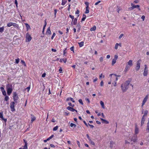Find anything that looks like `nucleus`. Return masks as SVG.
<instances>
[{
	"label": "nucleus",
	"mask_w": 149,
	"mask_h": 149,
	"mask_svg": "<svg viewBox=\"0 0 149 149\" xmlns=\"http://www.w3.org/2000/svg\"><path fill=\"white\" fill-rule=\"evenodd\" d=\"M19 149H28L27 147H26V146H24L23 147H22L21 148H20Z\"/></svg>",
	"instance_id": "40"
},
{
	"label": "nucleus",
	"mask_w": 149,
	"mask_h": 149,
	"mask_svg": "<svg viewBox=\"0 0 149 149\" xmlns=\"http://www.w3.org/2000/svg\"><path fill=\"white\" fill-rule=\"evenodd\" d=\"M129 84V81H126L122 85L121 87L123 92H125L128 88V86Z\"/></svg>",
	"instance_id": "2"
},
{
	"label": "nucleus",
	"mask_w": 149,
	"mask_h": 149,
	"mask_svg": "<svg viewBox=\"0 0 149 149\" xmlns=\"http://www.w3.org/2000/svg\"><path fill=\"white\" fill-rule=\"evenodd\" d=\"M131 6H132L131 8L132 9H133L135 8H138L139 10H140V9L139 8V5H135L133 3H131Z\"/></svg>",
	"instance_id": "12"
},
{
	"label": "nucleus",
	"mask_w": 149,
	"mask_h": 149,
	"mask_svg": "<svg viewBox=\"0 0 149 149\" xmlns=\"http://www.w3.org/2000/svg\"><path fill=\"white\" fill-rule=\"evenodd\" d=\"M46 25H47V22L46 21H45V24L44 25V26H43V30L42 31V33L43 34L44 33L45 29V28L46 26Z\"/></svg>",
	"instance_id": "25"
},
{
	"label": "nucleus",
	"mask_w": 149,
	"mask_h": 149,
	"mask_svg": "<svg viewBox=\"0 0 149 149\" xmlns=\"http://www.w3.org/2000/svg\"><path fill=\"white\" fill-rule=\"evenodd\" d=\"M83 17L81 19V21H84L86 18V15L84 14L83 15Z\"/></svg>",
	"instance_id": "35"
},
{
	"label": "nucleus",
	"mask_w": 149,
	"mask_h": 149,
	"mask_svg": "<svg viewBox=\"0 0 149 149\" xmlns=\"http://www.w3.org/2000/svg\"><path fill=\"white\" fill-rule=\"evenodd\" d=\"M24 142L25 143V145L24 146H26V147H27V141L25 139H24Z\"/></svg>",
	"instance_id": "47"
},
{
	"label": "nucleus",
	"mask_w": 149,
	"mask_h": 149,
	"mask_svg": "<svg viewBox=\"0 0 149 149\" xmlns=\"http://www.w3.org/2000/svg\"><path fill=\"white\" fill-rule=\"evenodd\" d=\"M79 102L82 105H83V104L82 101L81 99H79Z\"/></svg>",
	"instance_id": "49"
},
{
	"label": "nucleus",
	"mask_w": 149,
	"mask_h": 149,
	"mask_svg": "<svg viewBox=\"0 0 149 149\" xmlns=\"http://www.w3.org/2000/svg\"><path fill=\"white\" fill-rule=\"evenodd\" d=\"M114 59L117 60L118 58V56L117 54H116L114 55Z\"/></svg>",
	"instance_id": "44"
},
{
	"label": "nucleus",
	"mask_w": 149,
	"mask_h": 149,
	"mask_svg": "<svg viewBox=\"0 0 149 149\" xmlns=\"http://www.w3.org/2000/svg\"><path fill=\"white\" fill-rule=\"evenodd\" d=\"M14 104L15 102H12L10 104V107L12 111H13L15 110V109L14 108Z\"/></svg>",
	"instance_id": "10"
},
{
	"label": "nucleus",
	"mask_w": 149,
	"mask_h": 149,
	"mask_svg": "<svg viewBox=\"0 0 149 149\" xmlns=\"http://www.w3.org/2000/svg\"><path fill=\"white\" fill-rule=\"evenodd\" d=\"M70 50L74 52V47H72L70 48Z\"/></svg>",
	"instance_id": "60"
},
{
	"label": "nucleus",
	"mask_w": 149,
	"mask_h": 149,
	"mask_svg": "<svg viewBox=\"0 0 149 149\" xmlns=\"http://www.w3.org/2000/svg\"><path fill=\"white\" fill-rule=\"evenodd\" d=\"M9 98L6 95L4 98L5 100L6 101H7L9 100Z\"/></svg>",
	"instance_id": "39"
},
{
	"label": "nucleus",
	"mask_w": 149,
	"mask_h": 149,
	"mask_svg": "<svg viewBox=\"0 0 149 149\" xmlns=\"http://www.w3.org/2000/svg\"><path fill=\"white\" fill-rule=\"evenodd\" d=\"M99 60L101 62H102L103 60V58L102 57H100L99 59Z\"/></svg>",
	"instance_id": "50"
},
{
	"label": "nucleus",
	"mask_w": 149,
	"mask_h": 149,
	"mask_svg": "<svg viewBox=\"0 0 149 149\" xmlns=\"http://www.w3.org/2000/svg\"><path fill=\"white\" fill-rule=\"evenodd\" d=\"M139 132V129L136 126H135V134H137Z\"/></svg>",
	"instance_id": "17"
},
{
	"label": "nucleus",
	"mask_w": 149,
	"mask_h": 149,
	"mask_svg": "<svg viewBox=\"0 0 149 149\" xmlns=\"http://www.w3.org/2000/svg\"><path fill=\"white\" fill-rule=\"evenodd\" d=\"M2 94L4 96H6V92L5 90L1 91Z\"/></svg>",
	"instance_id": "38"
},
{
	"label": "nucleus",
	"mask_w": 149,
	"mask_h": 149,
	"mask_svg": "<svg viewBox=\"0 0 149 149\" xmlns=\"http://www.w3.org/2000/svg\"><path fill=\"white\" fill-rule=\"evenodd\" d=\"M25 24L26 28L27 31H28L29 29H31L30 26L28 24L26 23Z\"/></svg>",
	"instance_id": "23"
},
{
	"label": "nucleus",
	"mask_w": 149,
	"mask_h": 149,
	"mask_svg": "<svg viewBox=\"0 0 149 149\" xmlns=\"http://www.w3.org/2000/svg\"><path fill=\"white\" fill-rule=\"evenodd\" d=\"M148 111L147 110H146L144 111H142V113H143L144 115L143 117H144V116H146L148 113Z\"/></svg>",
	"instance_id": "19"
},
{
	"label": "nucleus",
	"mask_w": 149,
	"mask_h": 149,
	"mask_svg": "<svg viewBox=\"0 0 149 149\" xmlns=\"http://www.w3.org/2000/svg\"><path fill=\"white\" fill-rule=\"evenodd\" d=\"M101 1H98L96 2L95 3V5H97L98 4H99V3H100V2Z\"/></svg>",
	"instance_id": "59"
},
{
	"label": "nucleus",
	"mask_w": 149,
	"mask_h": 149,
	"mask_svg": "<svg viewBox=\"0 0 149 149\" xmlns=\"http://www.w3.org/2000/svg\"><path fill=\"white\" fill-rule=\"evenodd\" d=\"M79 11L78 10H77L75 12V14H79Z\"/></svg>",
	"instance_id": "61"
},
{
	"label": "nucleus",
	"mask_w": 149,
	"mask_h": 149,
	"mask_svg": "<svg viewBox=\"0 0 149 149\" xmlns=\"http://www.w3.org/2000/svg\"><path fill=\"white\" fill-rule=\"evenodd\" d=\"M115 143L113 141H111L110 142V147L112 148L113 147V145Z\"/></svg>",
	"instance_id": "33"
},
{
	"label": "nucleus",
	"mask_w": 149,
	"mask_h": 149,
	"mask_svg": "<svg viewBox=\"0 0 149 149\" xmlns=\"http://www.w3.org/2000/svg\"><path fill=\"white\" fill-rule=\"evenodd\" d=\"M70 126L71 127H75L76 126V125L73 123H71L70 124Z\"/></svg>",
	"instance_id": "42"
},
{
	"label": "nucleus",
	"mask_w": 149,
	"mask_h": 149,
	"mask_svg": "<svg viewBox=\"0 0 149 149\" xmlns=\"http://www.w3.org/2000/svg\"><path fill=\"white\" fill-rule=\"evenodd\" d=\"M148 95L147 94L146 95L145 98H144L142 104V106H143L145 104V103L147 101L148 98Z\"/></svg>",
	"instance_id": "9"
},
{
	"label": "nucleus",
	"mask_w": 149,
	"mask_h": 149,
	"mask_svg": "<svg viewBox=\"0 0 149 149\" xmlns=\"http://www.w3.org/2000/svg\"><path fill=\"white\" fill-rule=\"evenodd\" d=\"M56 36V34L55 33H54L53 34V35L51 37V39H53L54 37L55 36Z\"/></svg>",
	"instance_id": "53"
},
{
	"label": "nucleus",
	"mask_w": 149,
	"mask_h": 149,
	"mask_svg": "<svg viewBox=\"0 0 149 149\" xmlns=\"http://www.w3.org/2000/svg\"><path fill=\"white\" fill-rule=\"evenodd\" d=\"M70 100V101H72V102H75V101L74 100V99L73 98H71V97H69V98H68L67 99H66V101H69V100Z\"/></svg>",
	"instance_id": "24"
},
{
	"label": "nucleus",
	"mask_w": 149,
	"mask_h": 149,
	"mask_svg": "<svg viewBox=\"0 0 149 149\" xmlns=\"http://www.w3.org/2000/svg\"><path fill=\"white\" fill-rule=\"evenodd\" d=\"M100 104L102 107L104 109L105 108L104 105V102L101 100L100 101Z\"/></svg>",
	"instance_id": "22"
},
{
	"label": "nucleus",
	"mask_w": 149,
	"mask_h": 149,
	"mask_svg": "<svg viewBox=\"0 0 149 149\" xmlns=\"http://www.w3.org/2000/svg\"><path fill=\"white\" fill-rule=\"evenodd\" d=\"M97 80V77H95L93 79V81L94 82H95Z\"/></svg>",
	"instance_id": "58"
},
{
	"label": "nucleus",
	"mask_w": 149,
	"mask_h": 149,
	"mask_svg": "<svg viewBox=\"0 0 149 149\" xmlns=\"http://www.w3.org/2000/svg\"><path fill=\"white\" fill-rule=\"evenodd\" d=\"M13 97L14 101L16 102L17 100V96L16 93H13Z\"/></svg>",
	"instance_id": "15"
},
{
	"label": "nucleus",
	"mask_w": 149,
	"mask_h": 149,
	"mask_svg": "<svg viewBox=\"0 0 149 149\" xmlns=\"http://www.w3.org/2000/svg\"><path fill=\"white\" fill-rule=\"evenodd\" d=\"M19 58H18L17 59H15V63H16L17 64L19 63Z\"/></svg>",
	"instance_id": "51"
},
{
	"label": "nucleus",
	"mask_w": 149,
	"mask_h": 149,
	"mask_svg": "<svg viewBox=\"0 0 149 149\" xmlns=\"http://www.w3.org/2000/svg\"><path fill=\"white\" fill-rule=\"evenodd\" d=\"M58 128V126H56L54 127V128L53 129V130L54 131L56 130Z\"/></svg>",
	"instance_id": "45"
},
{
	"label": "nucleus",
	"mask_w": 149,
	"mask_h": 149,
	"mask_svg": "<svg viewBox=\"0 0 149 149\" xmlns=\"http://www.w3.org/2000/svg\"><path fill=\"white\" fill-rule=\"evenodd\" d=\"M89 141L91 144L93 146L95 145V143L93 141H92L91 139L89 140Z\"/></svg>",
	"instance_id": "31"
},
{
	"label": "nucleus",
	"mask_w": 149,
	"mask_h": 149,
	"mask_svg": "<svg viewBox=\"0 0 149 149\" xmlns=\"http://www.w3.org/2000/svg\"><path fill=\"white\" fill-rule=\"evenodd\" d=\"M69 16L70 18H71L72 19V20H73V19H74V17L73 16H72V15H69Z\"/></svg>",
	"instance_id": "52"
},
{
	"label": "nucleus",
	"mask_w": 149,
	"mask_h": 149,
	"mask_svg": "<svg viewBox=\"0 0 149 149\" xmlns=\"http://www.w3.org/2000/svg\"><path fill=\"white\" fill-rule=\"evenodd\" d=\"M77 18H75L73 20V24L74 25L76 24L77 23Z\"/></svg>",
	"instance_id": "32"
},
{
	"label": "nucleus",
	"mask_w": 149,
	"mask_h": 149,
	"mask_svg": "<svg viewBox=\"0 0 149 149\" xmlns=\"http://www.w3.org/2000/svg\"><path fill=\"white\" fill-rule=\"evenodd\" d=\"M67 59L66 58H61L59 60V61L60 62H64V63H66L67 61Z\"/></svg>",
	"instance_id": "21"
},
{
	"label": "nucleus",
	"mask_w": 149,
	"mask_h": 149,
	"mask_svg": "<svg viewBox=\"0 0 149 149\" xmlns=\"http://www.w3.org/2000/svg\"><path fill=\"white\" fill-rule=\"evenodd\" d=\"M145 120V119L143 117L141 119V126H142L144 124V122Z\"/></svg>",
	"instance_id": "18"
},
{
	"label": "nucleus",
	"mask_w": 149,
	"mask_h": 149,
	"mask_svg": "<svg viewBox=\"0 0 149 149\" xmlns=\"http://www.w3.org/2000/svg\"><path fill=\"white\" fill-rule=\"evenodd\" d=\"M78 43L79 45V47H82L84 45V42L83 41L81 42H78Z\"/></svg>",
	"instance_id": "27"
},
{
	"label": "nucleus",
	"mask_w": 149,
	"mask_h": 149,
	"mask_svg": "<svg viewBox=\"0 0 149 149\" xmlns=\"http://www.w3.org/2000/svg\"><path fill=\"white\" fill-rule=\"evenodd\" d=\"M96 29V27L95 26H93L92 28L90 29L91 31H95Z\"/></svg>",
	"instance_id": "26"
},
{
	"label": "nucleus",
	"mask_w": 149,
	"mask_h": 149,
	"mask_svg": "<svg viewBox=\"0 0 149 149\" xmlns=\"http://www.w3.org/2000/svg\"><path fill=\"white\" fill-rule=\"evenodd\" d=\"M85 4L86 6V7H89V3L87 1L85 2Z\"/></svg>",
	"instance_id": "43"
},
{
	"label": "nucleus",
	"mask_w": 149,
	"mask_h": 149,
	"mask_svg": "<svg viewBox=\"0 0 149 149\" xmlns=\"http://www.w3.org/2000/svg\"><path fill=\"white\" fill-rule=\"evenodd\" d=\"M136 139H133V138H132V139H131V141H133L134 142H135L136 141Z\"/></svg>",
	"instance_id": "54"
},
{
	"label": "nucleus",
	"mask_w": 149,
	"mask_h": 149,
	"mask_svg": "<svg viewBox=\"0 0 149 149\" xmlns=\"http://www.w3.org/2000/svg\"><path fill=\"white\" fill-rule=\"evenodd\" d=\"M89 7H86V11L85 12V13H89Z\"/></svg>",
	"instance_id": "30"
},
{
	"label": "nucleus",
	"mask_w": 149,
	"mask_h": 149,
	"mask_svg": "<svg viewBox=\"0 0 149 149\" xmlns=\"http://www.w3.org/2000/svg\"><path fill=\"white\" fill-rule=\"evenodd\" d=\"M45 76H46V74L45 73H44L42 75V77H45Z\"/></svg>",
	"instance_id": "63"
},
{
	"label": "nucleus",
	"mask_w": 149,
	"mask_h": 149,
	"mask_svg": "<svg viewBox=\"0 0 149 149\" xmlns=\"http://www.w3.org/2000/svg\"><path fill=\"white\" fill-rule=\"evenodd\" d=\"M67 109L69 110V111H70L72 112H74V111H76V112H77V111L75 109H74L72 107H70V106H68L67 107Z\"/></svg>",
	"instance_id": "11"
},
{
	"label": "nucleus",
	"mask_w": 149,
	"mask_h": 149,
	"mask_svg": "<svg viewBox=\"0 0 149 149\" xmlns=\"http://www.w3.org/2000/svg\"><path fill=\"white\" fill-rule=\"evenodd\" d=\"M133 65L132 61L130 60L126 63V67L124 71L127 72L130 69V68Z\"/></svg>",
	"instance_id": "1"
},
{
	"label": "nucleus",
	"mask_w": 149,
	"mask_h": 149,
	"mask_svg": "<svg viewBox=\"0 0 149 149\" xmlns=\"http://www.w3.org/2000/svg\"><path fill=\"white\" fill-rule=\"evenodd\" d=\"M6 87L7 94L8 95H10L13 91L12 86L11 85L8 84L6 86Z\"/></svg>",
	"instance_id": "3"
},
{
	"label": "nucleus",
	"mask_w": 149,
	"mask_h": 149,
	"mask_svg": "<svg viewBox=\"0 0 149 149\" xmlns=\"http://www.w3.org/2000/svg\"><path fill=\"white\" fill-rule=\"evenodd\" d=\"M67 2V0H62L61 5L62 6L64 5Z\"/></svg>",
	"instance_id": "29"
},
{
	"label": "nucleus",
	"mask_w": 149,
	"mask_h": 149,
	"mask_svg": "<svg viewBox=\"0 0 149 149\" xmlns=\"http://www.w3.org/2000/svg\"><path fill=\"white\" fill-rule=\"evenodd\" d=\"M36 117L33 116H32L31 117V123L33 122V121H34L36 120Z\"/></svg>",
	"instance_id": "28"
},
{
	"label": "nucleus",
	"mask_w": 149,
	"mask_h": 149,
	"mask_svg": "<svg viewBox=\"0 0 149 149\" xmlns=\"http://www.w3.org/2000/svg\"><path fill=\"white\" fill-rule=\"evenodd\" d=\"M124 36V34H121L119 37V39H120L122 38L123 36Z\"/></svg>",
	"instance_id": "48"
},
{
	"label": "nucleus",
	"mask_w": 149,
	"mask_h": 149,
	"mask_svg": "<svg viewBox=\"0 0 149 149\" xmlns=\"http://www.w3.org/2000/svg\"><path fill=\"white\" fill-rule=\"evenodd\" d=\"M110 57V56L109 55H108L107 56V59H109Z\"/></svg>",
	"instance_id": "64"
},
{
	"label": "nucleus",
	"mask_w": 149,
	"mask_h": 149,
	"mask_svg": "<svg viewBox=\"0 0 149 149\" xmlns=\"http://www.w3.org/2000/svg\"><path fill=\"white\" fill-rule=\"evenodd\" d=\"M119 46L120 47H121V43H116V44L115 47H114V48L116 50H117L118 49V46Z\"/></svg>",
	"instance_id": "14"
},
{
	"label": "nucleus",
	"mask_w": 149,
	"mask_h": 149,
	"mask_svg": "<svg viewBox=\"0 0 149 149\" xmlns=\"http://www.w3.org/2000/svg\"><path fill=\"white\" fill-rule=\"evenodd\" d=\"M4 27L3 26L0 27V32L1 33L3 32L4 30Z\"/></svg>",
	"instance_id": "34"
},
{
	"label": "nucleus",
	"mask_w": 149,
	"mask_h": 149,
	"mask_svg": "<svg viewBox=\"0 0 149 149\" xmlns=\"http://www.w3.org/2000/svg\"><path fill=\"white\" fill-rule=\"evenodd\" d=\"M12 26H16L17 27H18V25L16 23L12 22H9L7 24V26L8 27H10Z\"/></svg>",
	"instance_id": "8"
},
{
	"label": "nucleus",
	"mask_w": 149,
	"mask_h": 149,
	"mask_svg": "<svg viewBox=\"0 0 149 149\" xmlns=\"http://www.w3.org/2000/svg\"><path fill=\"white\" fill-rule=\"evenodd\" d=\"M116 81H114V86H116L117 85V82H116Z\"/></svg>",
	"instance_id": "62"
},
{
	"label": "nucleus",
	"mask_w": 149,
	"mask_h": 149,
	"mask_svg": "<svg viewBox=\"0 0 149 149\" xmlns=\"http://www.w3.org/2000/svg\"><path fill=\"white\" fill-rule=\"evenodd\" d=\"M145 68L143 74L144 76H146L148 74V68L146 65H144Z\"/></svg>",
	"instance_id": "6"
},
{
	"label": "nucleus",
	"mask_w": 149,
	"mask_h": 149,
	"mask_svg": "<svg viewBox=\"0 0 149 149\" xmlns=\"http://www.w3.org/2000/svg\"><path fill=\"white\" fill-rule=\"evenodd\" d=\"M100 119L101 121H102V123H105L107 124H108L109 123V122L106 120L103 119L102 118H101Z\"/></svg>",
	"instance_id": "20"
},
{
	"label": "nucleus",
	"mask_w": 149,
	"mask_h": 149,
	"mask_svg": "<svg viewBox=\"0 0 149 149\" xmlns=\"http://www.w3.org/2000/svg\"><path fill=\"white\" fill-rule=\"evenodd\" d=\"M59 71L60 73H62V70L61 68V67L60 68V69L59 70Z\"/></svg>",
	"instance_id": "56"
},
{
	"label": "nucleus",
	"mask_w": 149,
	"mask_h": 149,
	"mask_svg": "<svg viewBox=\"0 0 149 149\" xmlns=\"http://www.w3.org/2000/svg\"><path fill=\"white\" fill-rule=\"evenodd\" d=\"M109 76L111 77V81H117L118 80V77H120V76L117 75L113 74H110Z\"/></svg>",
	"instance_id": "4"
},
{
	"label": "nucleus",
	"mask_w": 149,
	"mask_h": 149,
	"mask_svg": "<svg viewBox=\"0 0 149 149\" xmlns=\"http://www.w3.org/2000/svg\"><path fill=\"white\" fill-rule=\"evenodd\" d=\"M68 104L71 107H74V104H72L70 102H69Z\"/></svg>",
	"instance_id": "41"
},
{
	"label": "nucleus",
	"mask_w": 149,
	"mask_h": 149,
	"mask_svg": "<svg viewBox=\"0 0 149 149\" xmlns=\"http://www.w3.org/2000/svg\"><path fill=\"white\" fill-rule=\"evenodd\" d=\"M0 118L2 120H3L6 122L7 121V119L3 118V113H0Z\"/></svg>",
	"instance_id": "16"
},
{
	"label": "nucleus",
	"mask_w": 149,
	"mask_h": 149,
	"mask_svg": "<svg viewBox=\"0 0 149 149\" xmlns=\"http://www.w3.org/2000/svg\"><path fill=\"white\" fill-rule=\"evenodd\" d=\"M141 61V59L139 60L136 63V67L135 68L136 71H138L139 69L140 68V64Z\"/></svg>",
	"instance_id": "7"
},
{
	"label": "nucleus",
	"mask_w": 149,
	"mask_h": 149,
	"mask_svg": "<svg viewBox=\"0 0 149 149\" xmlns=\"http://www.w3.org/2000/svg\"><path fill=\"white\" fill-rule=\"evenodd\" d=\"M146 130L148 132H149V124H148V123Z\"/></svg>",
	"instance_id": "46"
},
{
	"label": "nucleus",
	"mask_w": 149,
	"mask_h": 149,
	"mask_svg": "<svg viewBox=\"0 0 149 149\" xmlns=\"http://www.w3.org/2000/svg\"><path fill=\"white\" fill-rule=\"evenodd\" d=\"M141 18L143 19V21L144 20V19L145 18V16L144 15H143L141 17Z\"/></svg>",
	"instance_id": "57"
},
{
	"label": "nucleus",
	"mask_w": 149,
	"mask_h": 149,
	"mask_svg": "<svg viewBox=\"0 0 149 149\" xmlns=\"http://www.w3.org/2000/svg\"><path fill=\"white\" fill-rule=\"evenodd\" d=\"M21 63L23 64L24 66H26V64L25 63V62L23 60H21Z\"/></svg>",
	"instance_id": "37"
},
{
	"label": "nucleus",
	"mask_w": 149,
	"mask_h": 149,
	"mask_svg": "<svg viewBox=\"0 0 149 149\" xmlns=\"http://www.w3.org/2000/svg\"><path fill=\"white\" fill-rule=\"evenodd\" d=\"M104 85V83L103 81H102L100 82V86H102Z\"/></svg>",
	"instance_id": "55"
},
{
	"label": "nucleus",
	"mask_w": 149,
	"mask_h": 149,
	"mask_svg": "<svg viewBox=\"0 0 149 149\" xmlns=\"http://www.w3.org/2000/svg\"><path fill=\"white\" fill-rule=\"evenodd\" d=\"M32 39V37L31 35L29 33H27L26 35V42H29L31 41Z\"/></svg>",
	"instance_id": "5"
},
{
	"label": "nucleus",
	"mask_w": 149,
	"mask_h": 149,
	"mask_svg": "<svg viewBox=\"0 0 149 149\" xmlns=\"http://www.w3.org/2000/svg\"><path fill=\"white\" fill-rule=\"evenodd\" d=\"M46 34L47 35H50L51 34V32L50 30V28L49 27L47 29V31L46 32Z\"/></svg>",
	"instance_id": "13"
},
{
	"label": "nucleus",
	"mask_w": 149,
	"mask_h": 149,
	"mask_svg": "<svg viewBox=\"0 0 149 149\" xmlns=\"http://www.w3.org/2000/svg\"><path fill=\"white\" fill-rule=\"evenodd\" d=\"M116 60L113 59L112 62V65H113L116 62Z\"/></svg>",
	"instance_id": "36"
}]
</instances>
